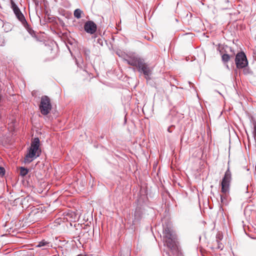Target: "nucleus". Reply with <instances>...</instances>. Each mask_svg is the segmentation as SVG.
<instances>
[{
	"label": "nucleus",
	"instance_id": "1",
	"mask_svg": "<svg viewBox=\"0 0 256 256\" xmlns=\"http://www.w3.org/2000/svg\"><path fill=\"white\" fill-rule=\"evenodd\" d=\"M231 180L232 173L228 168L220 183V202L222 204L226 203V199L229 195Z\"/></svg>",
	"mask_w": 256,
	"mask_h": 256
},
{
	"label": "nucleus",
	"instance_id": "2",
	"mask_svg": "<svg viewBox=\"0 0 256 256\" xmlns=\"http://www.w3.org/2000/svg\"><path fill=\"white\" fill-rule=\"evenodd\" d=\"M40 140L38 138H36L32 140L28 152L24 158L25 162H30L34 158L39 156L41 153V150L40 148Z\"/></svg>",
	"mask_w": 256,
	"mask_h": 256
},
{
	"label": "nucleus",
	"instance_id": "3",
	"mask_svg": "<svg viewBox=\"0 0 256 256\" xmlns=\"http://www.w3.org/2000/svg\"><path fill=\"white\" fill-rule=\"evenodd\" d=\"M52 106L50 98L46 96H43L41 98L39 109L43 115L48 114L52 110Z\"/></svg>",
	"mask_w": 256,
	"mask_h": 256
},
{
	"label": "nucleus",
	"instance_id": "4",
	"mask_svg": "<svg viewBox=\"0 0 256 256\" xmlns=\"http://www.w3.org/2000/svg\"><path fill=\"white\" fill-rule=\"evenodd\" d=\"M235 63L236 68L239 69L244 68L248 66V62L244 52H238L236 54Z\"/></svg>",
	"mask_w": 256,
	"mask_h": 256
},
{
	"label": "nucleus",
	"instance_id": "5",
	"mask_svg": "<svg viewBox=\"0 0 256 256\" xmlns=\"http://www.w3.org/2000/svg\"><path fill=\"white\" fill-rule=\"evenodd\" d=\"M84 28L86 32L93 34L96 32L97 27L96 24L92 21H88L84 25Z\"/></svg>",
	"mask_w": 256,
	"mask_h": 256
},
{
	"label": "nucleus",
	"instance_id": "6",
	"mask_svg": "<svg viewBox=\"0 0 256 256\" xmlns=\"http://www.w3.org/2000/svg\"><path fill=\"white\" fill-rule=\"evenodd\" d=\"M12 7L14 14H16L18 20L20 21L22 23L26 22L24 14L21 12L19 8L13 2H12Z\"/></svg>",
	"mask_w": 256,
	"mask_h": 256
},
{
	"label": "nucleus",
	"instance_id": "7",
	"mask_svg": "<svg viewBox=\"0 0 256 256\" xmlns=\"http://www.w3.org/2000/svg\"><path fill=\"white\" fill-rule=\"evenodd\" d=\"M142 60V59L134 56H130L128 59L124 60V62L128 64L138 68Z\"/></svg>",
	"mask_w": 256,
	"mask_h": 256
},
{
	"label": "nucleus",
	"instance_id": "8",
	"mask_svg": "<svg viewBox=\"0 0 256 256\" xmlns=\"http://www.w3.org/2000/svg\"><path fill=\"white\" fill-rule=\"evenodd\" d=\"M139 70L142 71L145 76H148L150 74V70L148 64L144 62L142 60L140 64L138 66Z\"/></svg>",
	"mask_w": 256,
	"mask_h": 256
},
{
	"label": "nucleus",
	"instance_id": "9",
	"mask_svg": "<svg viewBox=\"0 0 256 256\" xmlns=\"http://www.w3.org/2000/svg\"><path fill=\"white\" fill-rule=\"evenodd\" d=\"M164 240L167 246L170 248L175 249L176 248V238L165 239Z\"/></svg>",
	"mask_w": 256,
	"mask_h": 256
},
{
	"label": "nucleus",
	"instance_id": "10",
	"mask_svg": "<svg viewBox=\"0 0 256 256\" xmlns=\"http://www.w3.org/2000/svg\"><path fill=\"white\" fill-rule=\"evenodd\" d=\"M230 50L231 52V54H224L222 56V61L224 63L228 62L230 60V58H234L235 55V52H234V50H232L231 48H230Z\"/></svg>",
	"mask_w": 256,
	"mask_h": 256
},
{
	"label": "nucleus",
	"instance_id": "11",
	"mask_svg": "<svg viewBox=\"0 0 256 256\" xmlns=\"http://www.w3.org/2000/svg\"><path fill=\"white\" fill-rule=\"evenodd\" d=\"M37 247H49L52 246L50 242L45 240H42L39 242L38 244L36 246Z\"/></svg>",
	"mask_w": 256,
	"mask_h": 256
},
{
	"label": "nucleus",
	"instance_id": "12",
	"mask_svg": "<svg viewBox=\"0 0 256 256\" xmlns=\"http://www.w3.org/2000/svg\"><path fill=\"white\" fill-rule=\"evenodd\" d=\"M82 14H84V12L79 8H77L74 11V17L78 19H79L82 17Z\"/></svg>",
	"mask_w": 256,
	"mask_h": 256
},
{
	"label": "nucleus",
	"instance_id": "13",
	"mask_svg": "<svg viewBox=\"0 0 256 256\" xmlns=\"http://www.w3.org/2000/svg\"><path fill=\"white\" fill-rule=\"evenodd\" d=\"M28 172V170L23 167L20 168V174L22 176H26Z\"/></svg>",
	"mask_w": 256,
	"mask_h": 256
},
{
	"label": "nucleus",
	"instance_id": "14",
	"mask_svg": "<svg viewBox=\"0 0 256 256\" xmlns=\"http://www.w3.org/2000/svg\"><path fill=\"white\" fill-rule=\"evenodd\" d=\"M164 236V240L176 238V236L174 234L173 232H171L170 233L166 236Z\"/></svg>",
	"mask_w": 256,
	"mask_h": 256
},
{
	"label": "nucleus",
	"instance_id": "15",
	"mask_svg": "<svg viewBox=\"0 0 256 256\" xmlns=\"http://www.w3.org/2000/svg\"><path fill=\"white\" fill-rule=\"evenodd\" d=\"M172 232L173 231L170 228L166 227L164 230V236H166Z\"/></svg>",
	"mask_w": 256,
	"mask_h": 256
},
{
	"label": "nucleus",
	"instance_id": "16",
	"mask_svg": "<svg viewBox=\"0 0 256 256\" xmlns=\"http://www.w3.org/2000/svg\"><path fill=\"white\" fill-rule=\"evenodd\" d=\"M5 174V169L2 166H0V176H3Z\"/></svg>",
	"mask_w": 256,
	"mask_h": 256
},
{
	"label": "nucleus",
	"instance_id": "17",
	"mask_svg": "<svg viewBox=\"0 0 256 256\" xmlns=\"http://www.w3.org/2000/svg\"><path fill=\"white\" fill-rule=\"evenodd\" d=\"M254 138L256 140V124L254 126Z\"/></svg>",
	"mask_w": 256,
	"mask_h": 256
},
{
	"label": "nucleus",
	"instance_id": "18",
	"mask_svg": "<svg viewBox=\"0 0 256 256\" xmlns=\"http://www.w3.org/2000/svg\"><path fill=\"white\" fill-rule=\"evenodd\" d=\"M216 242L218 243H219V242L218 241V240L216 241ZM222 247H223V246H222V244H218V248H220L221 250H222Z\"/></svg>",
	"mask_w": 256,
	"mask_h": 256
},
{
	"label": "nucleus",
	"instance_id": "19",
	"mask_svg": "<svg viewBox=\"0 0 256 256\" xmlns=\"http://www.w3.org/2000/svg\"><path fill=\"white\" fill-rule=\"evenodd\" d=\"M33 0V2H34L36 4H38V0Z\"/></svg>",
	"mask_w": 256,
	"mask_h": 256
},
{
	"label": "nucleus",
	"instance_id": "20",
	"mask_svg": "<svg viewBox=\"0 0 256 256\" xmlns=\"http://www.w3.org/2000/svg\"><path fill=\"white\" fill-rule=\"evenodd\" d=\"M168 131L170 132V128H168Z\"/></svg>",
	"mask_w": 256,
	"mask_h": 256
}]
</instances>
